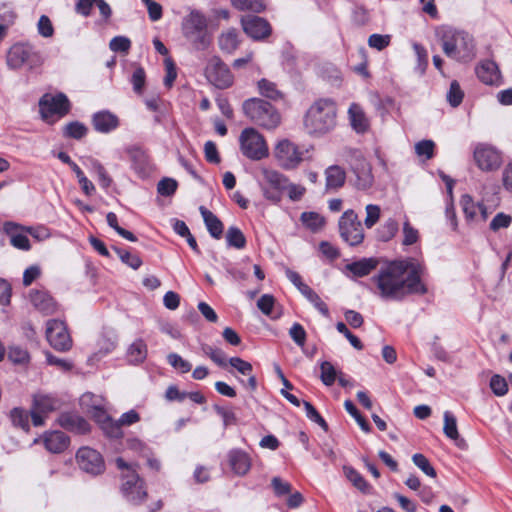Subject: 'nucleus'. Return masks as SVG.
Listing matches in <instances>:
<instances>
[{"label":"nucleus","mask_w":512,"mask_h":512,"mask_svg":"<svg viewBox=\"0 0 512 512\" xmlns=\"http://www.w3.org/2000/svg\"><path fill=\"white\" fill-rule=\"evenodd\" d=\"M42 59L39 52L35 51L32 46L23 43L14 44L7 53L6 64L11 70H18L23 65H28L33 69L41 65Z\"/></svg>","instance_id":"8"},{"label":"nucleus","mask_w":512,"mask_h":512,"mask_svg":"<svg viewBox=\"0 0 512 512\" xmlns=\"http://www.w3.org/2000/svg\"><path fill=\"white\" fill-rule=\"evenodd\" d=\"M242 109L252 122L265 129H275L280 124L279 112L263 99H247L243 102Z\"/></svg>","instance_id":"6"},{"label":"nucleus","mask_w":512,"mask_h":512,"mask_svg":"<svg viewBox=\"0 0 512 512\" xmlns=\"http://www.w3.org/2000/svg\"><path fill=\"white\" fill-rule=\"evenodd\" d=\"M200 348L203 355L209 357L218 366L225 367L227 365L226 355L222 349L208 344H201Z\"/></svg>","instance_id":"37"},{"label":"nucleus","mask_w":512,"mask_h":512,"mask_svg":"<svg viewBox=\"0 0 512 512\" xmlns=\"http://www.w3.org/2000/svg\"><path fill=\"white\" fill-rule=\"evenodd\" d=\"M177 181L172 178H163L157 185V191L162 196H171L177 189Z\"/></svg>","instance_id":"59"},{"label":"nucleus","mask_w":512,"mask_h":512,"mask_svg":"<svg viewBox=\"0 0 512 512\" xmlns=\"http://www.w3.org/2000/svg\"><path fill=\"white\" fill-rule=\"evenodd\" d=\"M441 42L443 52L449 58L468 61L474 57V39L466 31L446 29L442 34Z\"/></svg>","instance_id":"3"},{"label":"nucleus","mask_w":512,"mask_h":512,"mask_svg":"<svg viewBox=\"0 0 512 512\" xmlns=\"http://www.w3.org/2000/svg\"><path fill=\"white\" fill-rule=\"evenodd\" d=\"M76 460L81 470L91 475L101 474L105 464L101 454L89 447H82L76 454Z\"/></svg>","instance_id":"15"},{"label":"nucleus","mask_w":512,"mask_h":512,"mask_svg":"<svg viewBox=\"0 0 512 512\" xmlns=\"http://www.w3.org/2000/svg\"><path fill=\"white\" fill-rule=\"evenodd\" d=\"M339 232L341 238L350 246L362 243L364 231L362 223L354 210L345 211L339 219Z\"/></svg>","instance_id":"11"},{"label":"nucleus","mask_w":512,"mask_h":512,"mask_svg":"<svg viewBox=\"0 0 512 512\" xmlns=\"http://www.w3.org/2000/svg\"><path fill=\"white\" fill-rule=\"evenodd\" d=\"M435 144L432 140H422L415 145V152L418 156L431 159L434 155Z\"/></svg>","instance_id":"61"},{"label":"nucleus","mask_w":512,"mask_h":512,"mask_svg":"<svg viewBox=\"0 0 512 512\" xmlns=\"http://www.w3.org/2000/svg\"><path fill=\"white\" fill-rule=\"evenodd\" d=\"M336 105L331 99H319L307 111L304 125L310 135L322 136L336 125Z\"/></svg>","instance_id":"2"},{"label":"nucleus","mask_w":512,"mask_h":512,"mask_svg":"<svg viewBox=\"0 0 512 512\" xmlns=\"http://www.w3.org/2000/svg\"><path fill=\"white\" fill-rule=\"evenodd\" d=\"M103 417L105 420L102 423V429L104 432L109 436L113 438H118L121 436V424L119 423V420L117 422L112 421L108 416L103 414Z\"/></svg>","instance_id":"57"},{"label":"nucleus","mask_w":512,"mask_h":512,"mask_svg":"<svg viewBox=\"0 0 512 512\" xmlns=\"http://www.w3.org/2000/svg\"><path fill=\"white\" fill-rule=\"evenodd\" d=\"M474 160L483 171L497 170L502 163L500 152L487 144H479L474 150Z\"/></svg>","instance_id":"16"},{"label":"nucleus","mask_w":512,"mask_h":512,"mask_svg":"<svg viewBox=\"0 0 512 512\" xmlns=\"http://www.w3.org/2000/svg\"><path fill=\"white\" fill-rule=\"evenodd\" d=\"M4 232L9 236L13 247L28 251L30 250V241L27 237L26 227L14 222H6L3 226Z\"/></svg>","instance_id":"18"},{"label":"nucleus","mask_w":512,"mask_h":512,"mask_svg":"<svg viewBox=\"0 0 512 512\" xmlns=\"http://www.w3.org/2000/svg\"><path fill=\"white\" fill-rule=\"evenodd\" d=\"M207 80L219 89H226L233 84V75L228 66L217 56L209 59L205 68Z\"/></svg>","instance_id":"13"},{"label":"nucleus","mask_w":512,"mask_h":512,"mask_svg":"<svg viewBox=\"0 0 512 512\" xmlns=\"http://www.w3.org/2000/svg\"><path fill=\"white\" fill-rule=\"evenodd\" d=\"M70 109V102L63 93L56 95L46 93L39 100V111L46 122H53L54 118L65 116Z\"/></svg>","instance_id":"10"},{"label":"nucleus","mask_w":512,"mask_h":512,"mask_svg":"<svg viewBox=\"0 0 512 512\" xmlns=\"http://www.w3.org/2000/svg\"><path fill=\"white\" fill-rule=\"evenodd\" d=\"M320 379L322 383L326 386H331L335 382L336 378H338L339 374L336 369L329 361H323L320 363Z\"/></svg>","instance_id":"42"},{"label":"nucleus","mask_w":512,"mask_h":512,"mask_svg":"<svg viewBox=\"0 0 512 512\" xmlns=\"http://www.w3.org/2000/svg\"><path fill=\"white\" fill-rule=\"evenodd\" d=\"M423 266L415 259L394 261L382 267L373 277L383 299L399 301L410 294H425L421 281Z\"/></svg>","instance_id":"1"},{"label":"nucleus","mask_w":512,"mask_h":512,"mask_svg":"<svg viewBox=\"0 0 512 512\" xmlns=\"http://www.w3.org/2000/svg\"><path fill=\"white\" fill-rule=\"evenodd\" d=\"M239 144L241 153L250 160L259 161L269 155L265 138L255 128L249 127L242 130Z\"/></svg>","instance_id":"7"},{"label":"nucleus","mask_w":512,"mask_h":512,"mask_svg":"<svg viewBox=\"0 0 512 512\" xmlns=\"http://www.w3.org/2000/svg\"><path fill=\"white\" fill-rule=\"evenodd\" d=\"M443 432L449 439L456 442V444L461 447L464 444V440L460 438L458 428H457V420L456 417L450 412L445 411L443 414Z\"/></svg>","instance_id":"32"},{"label":"nucleus","mask_w":512,"mask_h":512,"mask_svg":"<svg viewBox=\"0 0 512 512\" xmlns=\"http://www.w3.org/2000/svg\"><path fill=\"white\" fill-rule=\"evenodd\" d=\"M38 33L45 38L52 37L54 34V28L51 20L48 16L42 15L40 16L37 23Z\"/></svg>","instance_id":"62"},{"label":"nucleus","mask_w":512,"mask_h":512,"mask_svg":"<svg viewBox=\"0 0 512 512\" xmlns=\"http://www.w3.org/2000/svg\"><path fill=\"white\" fill-rule=\"evenodd\" d=\"M326 190L336 191L343 187L346 181V172L339 165H331L326 168L325 172Z\"/></svg>","instance_id":"25"},{"label":"nucleus","mask_w":512,"mask_h":512,"mask_svg":"<svg viewBox=\"0 0 512 512\" xmlns=\"http://www.w3.org/2000/svg\"><path fill=\"white\" fill-rule=\"evenodd\" d=\"M30 301L32 305L44 315H51L57 311V304L45 291H31Z\"/></svg>","instance_id":"22"},{"label":"nucleus","mask_w":512,"mask_h":512,"mask_svg":"<svg viewBox=\"0 0 512 512\" xmlns=\"http://www.w3.org/2000/svg\"><path fill=\"white\" fill-rule=\"evenodd\" d=\"M348 118L352 129L358 134L366 133L370 128V121L362 107L352 103L348 109Z\"/></svg>","instance_id":"20"},{"label":"nucleus","mask_w":512,"mask_h":512,"mask_svg":"<svg viewBox=\"0 0 512 512\" xmlns=\"http://www.w3.org/2000/svg\"><path fill=\"white\" fill-rule=\"evenodd\" d=\"M306 416L311 421L317 423L324 431L328 430V425L326 421L323 419V417L318 413V411L315 409V407L307 401L303 402Z\"/></svg>","instance_id":"56"},{"label":"nucleus","mask_w":512,"mask_h":512,"mask_svg":"<svg viewBox=\"0 0 512 512\" xmlns=\"http://www.w3.org/2000/svg\"><path fill=\"white\" fill-rule=\"evenodd\" d=\"M344 475L346 478L360 491L367 492L369 489V484L366 480L352 467L344 466L343 467Z\"/></svg>","instance_id":"41"},{"label":"nucleus","mask_w":512,"mask_h":512,"mask_svg":"<svg viewBox=\"0 0 512 512\" xmlns=\"http://www.w3.org/2000/svg\"><path fill=\"white\" fill-rule=\"evenodd\" d=\"M58 421L63 428L80 434H84L89 431L88 422L84 418L75 414H62Z\"/></svg>","instance_id":"29"},{"label":"nucleus","mask_w":512,"mask_h":512,"mask_svg":"<svg viewBox=\"0 0 512 512\" xmlns=\"http://www.w3.org/2000/svg\"><path fill=\"white\" fill-rule=\"evenodd\" d=\"M114 251L121 259V261L128 265L129 267H131L132 269L136 270L141 266L142 260L138 255L131 254L130 252L117 247L114 248Z\"/></svg>","instance_id":"49"},{"label":"nucleus","mask_w":512,"mask_h":512,"mask_svg":"<svg viewBox=\"0 0 512 512\" xmlns=\"http://www.w3.org/2000/svg\"><path fill=\"white\" fill-rule=\"evenodd\" d=\"M130 46V40L124 36H116L113 39H111L109 43L110 49L114 52L127 53L130 49Z\"/></svg>","instance_id":"63"},{"label":"nucleus","mask_w":512,"mask_h":512,"mask_svg":"<svg viewBox=\"0 0 512 512\" xmlns=\"http://www.w3.org/2000/svg\"><path fill=\"white\" fill-rule=\"evenodd\" d=\"M324 316H328L329 309L320 296L308 285L300 292Z\"/></svg>","instance_id":"35"},{"label":"nucleus","mask_w":512,"mask_h":512,"mask_svg":"<svg viewBox=\"0 0 512 512\" xmlns=\"http://www.w3.org/2000/svg\"><path fill=\"white\" fill-rule=\"evenodd\" d=\"M378 265L375 258H362L358 261L349 263L345 266V270L350 272L354 277H364L373 271Z\"/></svg>","instance_id":"28"},{"label":"nucleus","mask_w":512,"mask_h":512,"mask_svg":"<svg viewBox=\"0 0 512 512\" xmlns=\"http://www.w3.org/2000/svg\"><path fill=\"white\" fill-rule=\"evenodd\" d=\"M148 354V348L144 340L136 339L127 349V360L129 363L137 365L145 361Z\"/></svg>","instance_id":"31"},{"label":"nucleus","mask_w":512,"mask_h":512,"mask_svg":"<svg viewBox=\"0 0 512 512\" xmlns=\"http://www.w3.org/2000/svg\"><path fill=\"white\" fill-rule=\"evenodd\" d=\"M45 448L51 453H62L69 446V437L61 431L45 432L42 436Z\"/></svg>","instance_id":"21"},{"label":"nucleus","mask_w":512,"mask_h":512,"mask_svg":"<svg viewBox=\"0 0 512 512\" xmlns=\"http://www.w3.org/2000/svg\"><path fill=\"white\" fill-rule=\"evenodd\" d=\"M391 41V36L386 34H372L368 38V44L370 47L377 49L378 51H381L385 49Z\"/></svg>","instance_id":"58"},{"label":"nucleus","mask_w":512,"mask_h":512,"mask_svg":"<svg viewBox=\"0 0 512 512\" xmlns=\"http://www.w3.org/2000/svg\"><path fill=\"white\" fill-rule=\"evenodd\" d=\"M403 240L402 244L405 246L415 244L419 239V232L414 228L408 220L403 223Z\"/></svg>","instance_id":"53"},{"label":"nucleus","mask_w":512,"mask_h":512,"mask_svg":"<svg viewBox=\"0 0 512 512\" xmlns=\"http://www.w3.org/2000/svg\"><path fill=\"white\" fill-rule=\"evenodd\" d=\"M188 10V14L182 18V34L196 49L204 50L211 43L208 20L201 11L191 8Z\"/></svg>","instance_id":"5"},{"label":"nucleus","mask_w":512,"mask_h":512,"mask_svg":"<svg viewBox=\"0 0 512 512\" xmlns=\"http://www.w3.org/2000/svg\"><path fill=\"white\" fill-rule=\"evenodd\" d=\"M86 133V126L78 121L70 122L64 127V135L70 138L81 139Z\"/></svg>","instance_id":"47"},{"label":"nucleus","mask_w":512,"mask_h":512,"mask_svg":"<svg viewBox=\"0 0 512 512\" xmlns=\"http://www.w3.org/2000/svg\"><path fill=\"white\" fill-rule=\"evenodd\" d=\"M117 468L121 471V487L122 496L132 505H140L147 498V490L145 482L141 479L135 468L124 461L123 458L115 460Z\"/></svg>","instance_id":"4"},{"label":"nucleus","mask_w":512,"mask_h":512,"mask_svg":"<svg viewBox=\"0 0 512 512\" xmlns=\"http://www.w3.org/2000/svg\"><path fill=\"white\" fill-rule=\"evenodd\" d=\"M344 407H345L346 411L355 419L357 424L360 426V428L364 432L370 431V429H371L370 425L365 420V418L359 413V411L357 410V408L355 407V405L353 404V402L351 400H346L344 402Z\"/></svg>","instance_id":"50"},{"label":"nucleus","mask_w":512,"mask_h":512,"mask_svg":"<svg viewBox=\"0 0 512 512\" xmlns=\"http://www.w3.org/2000/svg\"><path fill=\"white\" fill-rule=\"evenodd\" d=\"M274 157L281 168L292 170L303 161V152L290 140L283 139L276 144Z\"/></svg>","instance_id":"12"},{"label":"nucleus","mask_w":512,"mask_h":512,"mask_svg":"<svg viewBox=\"0 0 512 512\" xmlns=\"http://www.w3.org/2000/svg\"><path fill=\"white\" fill-rule=\"evenodd\" d=\"M60 407V401L51 394H45L42 392L33 395L31 408L49 414L57 410Z\"/></svg>","instance_id":"26"},{"label":"nucleus","mask_w":512,"mask_h":512,"mask_svg":"<svg viewBox=\"0 0 512 512\" xmlns=\"http://www.w3.org/2000/svg\"><path fill=\"white\" fill-rule=\"evenodd\" d=\"M353 171L356 175L355 186L357 189L367 190L373 185L374 177L372 168L370 163L364 158L360 157L358 159V164L353 167Z\"/></svg>","instance_id":"19"},{"label":"nucleus","mask_w":512,"mask_h":512,"mask_svg":"<svg viewBox=\"0 0 512 512\" xmlns=\"http://www.w3.org/2000/svg\"><path fill=\"white\" fill-rule=\"evenodd\" d=\"M94 129L100 133H109L119 125L118 117L109 111H100L93 115Z\"/></svg>","instance_id":"23"},{"label":"nucleus","mask_w":512,"mask_h":512,"mask_svg":"<svg viewBox=\"0 0 512 512\" xmlns=\"http://www.w3.org/2000/svg\"><path fill=\"white\" fill-rule=\"evenodd\" d=\"M413 49L415 51L416 57H417V65L415 67V70L420 74L423 75L427 69L428 66V54L426 49L418 44H413Z\"/></svg>","instance_id":"46"},{"label":"nucleus","mask_w":512,"mask_h":512,"mask_svg":"<svg viewBox=\"0 0 512 512\" xmlns=\"http://www.w3.org/2000/svg\"><path fill=\"white\" fill-rule=\"evenodd\" d=\"M227 244L230 247L242 249L246 245V238L242 231L237 227H229L226 233Z\"/></svg>","instance_id":"40"},{"label":"nucleus","mask_w":512,"mask_h":512,"mask_svg":"<svg viewBox=\"0 0 512 512\" xmlns=\"http://www.w3.org/2000/svg\"><path fill=\"white\" fill-rule=\"evenodd\" d=\"M167 361L174 369L180 371L181 373H187L192 368V365L177 353L168 354Z\"/></svg>","instance_id":"52"},{"label":"nucleus","mask_w":512,"mask_h":512,"mask_svg":"<svg viewBox=\"0 0 512 512\" xmlns=\"http://www.w3.org/2000/svg\"><path fill=\"white\" fill-rule=\"evenodd\" d=\"M413 463L427 476L435 478L436 470L432 467L429 460L420 453H416L412 456Z\"/></svg>","instance_id":"48"},{"label":"nucleus","mask_w":512,"mask_h":512,"mask_svg":"<svg viewBox=\"0 0 512 512\" xmlns=\"http://www.w3.org/2000/svg\"><path fill=\"white\" fill-rule=\"evenodd\" d=\"M301 221L312 231L319 230L324 225V218L315 212H304L301 214Z\"/></svg>","instance_id":"45"},{"label":"nucleus","mask_w":512,"mask_h":512,"mask_svg":"<svg viewBox=\"0 0 512 512\" xmlns=\"http://www.w3.org/2000/svg\"><path fill=\"white\" fill-rule=\"evenodd\" d=\"M365 211L366 217L364 219V224L368 229H370L378 222L381 215V209L378 205L368 204L365 207Z\"/></svg>","instance_id":"55"},{"label":"nucleus","mask_w":512,"mask_h":512,"mask_svg":"<svg viewBox=\"0 0 512 512\" xmlns=\"http://www.w3.org/2000/svg\"><path fill=\"white\" fill-rule=\"evenodd\" d=\"M263 177L261 190L263 196L274 203H278L282 199V193L286 190L288 177L277 170L262 167L260 169Z\"/></svg>","instance_id":"9"},{"label":"nucleus","mask_w":512,"mask_h":512,"mask_svg":"<svg viewBox=\"0 0 512 512\" xmlns=\"http://www.w3.org/2000/svg\"><path fill=\"white\" fill-rule=\"evenodd\" d=\"M9 418L12 425L16 428H20L25 432H29V412L21 407L13 408L9 413Z\"/></svg>","instance_id":"33"},{"label":"nucleus","mask_w":512,"mask_h":512,"mask_svg":"<svg viewBox=\"0 0 512 512\" xmlns=\"http://www.w3.org/2000/svg\"><path fill=\"white\" fill-rule=\"evenodd\" d=\"M239 45L238 34L234 29L222 33L219 37V47L222 51L232 53Z\"/></svg>","instance_id":"34"},{"label":"nucleus","mask_w":512,"mask_h":512,"mask_svg":"<svg viewBox=\"0 0 512 512\" xmlns=\"http://www.w3.org/2000/svg\"><path fill=\"white\" fill-rule=\"evenodd\" d=\"M116 344H117V336L115 333H113V332L103 333L97 341L98 353L102 354V355H106L115 349Z\"/></svg>","instance_id":"36"},{"label":"nucleus","mask_w":512,"mask_h":512,"mask_svg":"<svg viewBox=\"0 0 512 512\" xmlns=\"http://www.w3.org/2000/svg\"><path fill=\"white\" fill-rule=\"evenodd\" d=\"M289 335L298 346H304L306 341V331L301 324L294 323L289 330Z\"/></svg>","instance_id":"64"},{"label":"nucleus","mask_w":512,"mask_h":512,"mask_svg":"<svg viewBox=\"0 0 512 512\" xmlns=\"http://www.w3.org/2000/svg\"><path fill=\"white\" fill-rule=\"evenodd\" d=\"M477 77L481 82L487 85L498 84L500 80V72L494 61L486 60L476 67Z\"/></svg>","instance_id":"24"},{"label":"nucleus","mask_w":512,"mask_h":512,"mask_svg":"<svg viewBox=\"0 0 512 512\" xmlns=\"http://www.w3.org/2000/svg\"><path fill=\"white\" fill-rule=\"evenodd\" d=\"M199 211L210 235L215 239H220L223 234V223L214 213L204 206H200Z\"/></svg>","instance_id":"30"},{"label":"nucleus","mask_w":512,"mask_h":512,"mask_svg":"<svg viewBox=\"0 0 512 512\" xmlns=\"http://www.w3.org/2000/svg\"><path fill=\"white\" fill-rule=\"evenodd\" d=\"M8 357L15 364H25L30 358L26 349L16 345L9 348Z\"/></svg>","instance_id":"54"},{"label":"nucleus","mask_w":512,"mask_h":512,"mask_svg":"<svg viewBox=\"0 0 512 512\" xmlns=\"http://www.w3.org/2000/svg\"><path fill=\"white\" fill-rule=\"evenodd\" d=\"M398 229V222L394 218H388L378 229V237L380 240L387 242L397 234Z\"/></svg>","instance_id":"39"},{"label":"nucleus","mask_w":512,"mask_h":512,"mask_svg":"<svg viewBox=\"0 0 512 512\" xmlns=\"http://www.w3.org/2000/svg\"><path fill=\"white\" fill-rule=\"evenodd\" d=\"M259 93L271 100H277L282 98V93L278 90L275 83L267 80L261 79L257 83Z\"/></svg>","instance_id":"38"},{"label":"nucleus","mask_w":512,"mask_h":512,"mask_svg":"<svg viewBox=\"0 0 512 512\" xmlns=\"http://www.w3.org/2000/svg\"><path fill=\"white\" fill-rule=\"evenodd\" d=\"M464 93L460 88L459 83L454 80L450 84L449 91L447 92V101L452 107H457L461 104Z\"/></svg>","instance_id":"51"},{"label":"nucleus","mask_w":512,"mask_h":512,"mask_svg":"<svg viewBox=\"0 0 512 512\" xmlns=\"http://www.w3.org/2000/svg\"><path fill=\"white\" fill-rule=\"evenodd\" d=\"M231 3L241 11L250 10L259 13L265 9L264 0H231Z\"/></svg>","instance_id":"43"},{"label":"nucleus","mask_w":512,"mask_h":512,"mask_svg":"<svg viewBox=\"0 0 512 512\" xmlns=\"http://www.w3.org/2000/svg\"><path fill=\"white\" fill-rule=\"evenodd\" d=\"M229 464L237 475H245L251 466L249 456L241 450L234 449L228 454Z\"/></svg>","instance_id":"27"},{"label":"nucleus","mask_w":512,"mask_h":512,"mask_svg":"<svg viewBox=\"0 0 512 512\" xmlns=\"http://www.w3.org/2000/svg\"><path fill=\"white\" fill-rule=\"evenodd\" d=\"M241 24L244 32L257 41L267 38L272 32L269 22L258 16H244L241 19Z\"/></svg>","instance_id":"17"},{"label":"nucleus","mask_w":512,"mask_h":512,"mask_svg":"<svg viewBox=\"0 0 512 512\" xmlns=\"http://www.w3.org/2000/svg\"><path fill=\"white\" fill-rule=\"evenodd\" d=\"M46 338L50 345L58 351H68L72 340L63 321L51 319L47 322Z\"/></svg>","instance_id":"14"},{"label":"nucleus","mask_w":512,"mask_h":512,"mask_svg":"<svg viewBox=\"0 0 512 512\" xmlns=\"http://www.w3.org/2000/svg\"><path fill=\"white\" fill-rule=\"evenodd\" d=\"M460 204L467 220H474L478 214V203H475L472 197L464 194L461 197Z\"/></svg>","instance_id":"44"},{"label":"nucleus","mask_w":512,"mask_h":512,"mask_svg":"<svg viewBox=\"0 0 512 512\" xmlns=\"http://www.w3.org/2000/svg\"><path fill=\"white\" fill-rule=\"evenodd\" d=\"M490 388L495 395L504 396L508 391V384L505 378L500 375H494L490 380Z\"/></svg>","instance_id":"60"}]
</instances>
